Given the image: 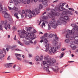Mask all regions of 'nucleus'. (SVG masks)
<instances>
[{"label": "nucleus", "instance_id": "nucleus-40", "mask_svg": "<svg viewBox=\"0 0 78 78\" xmlns=\"http://www.w3.org/2000/svg\"><path fill=\"white\" fill-rule=\"evenodd\" d=\"M44 41L45 43H47V42H48V40H47V39H46L45 38Z\"/></svg>", "mask_w": 78, "mask_h": 78}, {"label": "nucleus", "instance_id": "nucleus-48", "mask_svg": "<svg viewBox=\"0 0 78 78\" xmlns=\"http://www.w3.org/2000/svg\"><path fill=\"white\" fill-rule=\"evenodd\" d=\"M37 41L36 40H35L34 41V45H36V44H37Z\"/></svg>", "mask_w": 78, "mask_h": 78}, {"label": "nucleus", "instance_id": "nucleus-54", "mask_svg": "<svg viewBox=\"0 0 78 78\" xmlns=\"http://www.w3.org/2000/svg\"><path fill=\"white\" fill-rule=\"evenodd\" d=\"M8 8L9 9V10H12V9L11 8V7L9 6H8Z\"/></svg>", "mask_w": 78, "mask_h": 78}, {"label": "nucleus", "instance_id": "nucleus-39", "mask_svg": "<svg viewBox=\"0 0 78 78\" xmlns=\"http://www.w3.org/2000/svg\"><path fill=\"white\" fill-rule=\"evenodd\" d=\"M48 36V34L47 33H46L44 34V37H47Z\"/></svg>", "mask_w": 78, "mask_h": 78}, {"label": "nucleus", "instance_id": "nucleus-25", "mask_svg": "<svg viewBox=\"0 0 78 78\" xmlns=\"http://www.w3.org/2000/svg\"><path fill=\"white\" fill-rule=\"evenodd\" d=\"M67 14H70V15H73V12L72 11H69L67 12Z\"/></svg>", "mask_w": 78, "mask_h": 78}, {"label": "nucleus", "instance_id": "nucleus-56", "mask_svg": "<svg viewBox=\"0 0 78 78\" xmlns=\"http://www.w3.org/2000/svg\"><path fill=\"white\" fill-rule=\"evenodd\" d=\"M14 40H15V41H16L17 40V39H16V35H15V37L14 38Z\"/></svg>", "mask_w": 78, "mask_h": 78}, {"label": "nucleus", "instance_id": "nucleus-44", "mask_svg": "<svg viewBox=\"0 0 78 78\" xmlns=\"http://www.w3.org/2000/svg\"><path fill=\"white\" fill-rule=\"evenodd\" d=\"M2 13H3V14H7L8 13H7V12H6V11H2Z\"/></svg>", "mask_w": 78, "mask_h": 78}, {"label": "nucleus", "instance_id": "nucleus-42", "mask_svg": "<svg viewBox=\"0 0 78 78\" xmlns=\"http://www.w3.org/2000/svg\"><path fill=\"white\" fill-rule=\"evenodd\" d=\"M45 38L44 37V36H42L41 38V39H42V40H44Z\"/></svg>", "mask_w": 78, "mask_h": 78}, {"label": "nucleus", "instance_id": "nucleus-31", "mask_svg": "<svg viewBox=\"0 0 78 78\" xmlns=\"http://www.w3.org/2000/svg\"><path fill=\"white\" fill-rule=\"evenodd\" d=\"M12 10L14 11H18V9L16 7H14L13 8H12Z\"/></svg>", "mask_w": 78, "mask_h": 78}, {"label": "nucleus", "instance_id": "nucleus-30", "mask_svg": "<svg viewBox=\"0 0 78 78\" xmlns=\"http://www.w3.org/2000/svg\"><path fill=\"white\" fill-rule=\"evenodd\" d=\"M73 46H71V48H72L73 50H75L76 49V46H75L74 45H72Z\"/></svg>", "mask_w": 78, "mask_h": 78}, {"label": "nucleus", "instance_id": "nucleus-10", "mask_svg": "<svg viewBox=\"0 0 78 78\" xmlns=\"http://www.w3.org/2000/svg\"><path fill=\"white\" fill-rule=\"evenodd\" d=\"M43 59V55H41L40 58L38 56H37L35 57V60L37 61H42Z\"/></svg>", "mask_w": 78, "mask_h": 78}, {"label": "nucleus", "instance_id": "nucleus-8", "mask_svg": "<svg viewBox=\"0 0 78 78\" xmlns=\"http://www.w3.org/2000/svg\"><path fill=\"white\" fill-rule=\"evenodd\" d=\"M43 64L44 65V68H47V67H48V66H53V64H52L51 65L50 64V63H48V61H47V63H46V62L45 61H43Z\"/></svg>", "mask_w": 78, "mask_h": 78}, {"label": "nucleus", "instance_id": "nucleus-17", "mask_svg": "<svg viewBox=\"0 0 78 78\" xmlns=\"http://www.w3.org/2000/svg\"><path fill=\"white\" fill-rule=\"evenodd\" d=\"M36 16V15L35 14V12L32 11L31 12V15L30 14L28 15L29 18H31L32 17H35Z\"/></svg>", "mask_w": 78, "mask_h": 78}, {"label": "nucleus", "instance_id": "nucleus-29", "mask_svg": "<svg viewBox=\"0 0 78 78\" xmlns=\"http://www.w3.org/2000/svg\"><path fill=\"white\" fill-rule=\"evenodd\" d=\"M32 29V27H29L27 29V31L28 32H30V30Z\"/></svg>", "mask_w": 78, "mask_h": 78}, {"label": "nucleus", "instance_id": "nucleus-45", "mask_svg": "<svg viewBox=\"0 0 78 78\" xmlns=\"http://www.w3.org/2000/svg\"><path fill=\"white\" fill-rule=\"evenodd\" d=\"M0 30H2V31L3 30V28H2V25L0 24Z\"/></svg>", "mask_w": 78, "mask_h": 78}, {"label": "nucleus", "instance_id": "nucleus-64", "mask_svg": "<svg viewBox=\"0 0 78 78\" xmlns=\"http://www.w3.org/2000/svg\"><path fill=\"white\" fill-rule=\"evenodd\" d=\"M20 70V67H18L17 70Z\"/></svg>", "mask_w": 78, "mask_h": 78}, {"label": "nucleus", "instance_id": "nucleus-27", "mask_svg": "<svg viewBox=\"0 0 78 78\" xmlns=\"http://www.w3.org/2000/svg\"><path fill=\"white\" fill-rule=\"evenodd\" d=\"M21 2V0H17V2L15 3V5H17L18 3H20Z\"/></svg>", "mask_w": 78, "mask_h": 78}, {"label": "nucleus", "instance_id": "nucleus-36", "mask_svg": "<svg viewBox=\"0 0 78 78\" xmlns=\"http://www.w3.org/2000/svg\"><path fill=\"white\" fill-rule=\"evenodd\" d=\"M43 8V5L42 4H40L39 5V9H42Z\"/></svg>", "mask_w": 78, "mask_h": 78}, {"label": "nucleus", "instance_id": "nucleus-16", "mask_svg": "<svg viewBox=\"0 0 78 78\" xmlns=\"http://www.w3.org/2000/svg\"><path fill=\"white\" fill-rule=\"evenodd\" d=\"M10 64H13V63H8L4 65L5 67L6 68H10L12 66Z\"/></svg>", "mask_w": 78, "mask_h": 78}, {"label": "nucleus", "instance_id": "nucleus-63", "mask_svg": "<svg viewBox=\"0 0 78 78\" xmlns=\"http://www.w3.org/2000/svg\"><path fill=\"white\" fill-rule=\"evenodd\" d=\"M31 54H29V57L30 58H31Z\"/></svg>", "mask_w": 78, "mask_h": 78}, {"label": "nucleus", "instance_id": "nucleus-3", "mask_svg": "<svg viewBox=\"0 0 78 78\" xmlns=\"http://www.w3.org/2000/svg\"><path fill=\"white\" fill-rule=\"evenodd\" d=\"M45 47H46V49L45 50V51L47 52L48 51V50L49 53H51V52L55 53V51H57V50H58V48H59L58 46H57L55 48L53 47L52 48L50 46L49 44H46V45H45Z\"/></svg>", "mask_w": 78, "mask_h": 78}, {"label": "nucleus", "instance_id": "nucleus-32", "mask_svg": "<svg viewBox=\"0 0 78 78\" xmlns=\"http://www.w3.org/2000/svg\"><path fill=\"white\" fill-rule=\"evenodd\" d=\"M64 52H63L61 54V56H60V58L63 57V56H64Z\"/></svg>", "mask_w": 78, "mask_h": 78}, {"label": "nucleus", "instance_id": "nucleus-52", "mask_svg": "<svg viewBox=\"0 0 78 78\" xmlns=\"http://www.w3.org/2000/svg\"><path fill=\"white\" fill-rule=\"evenodd\" d=\"M3 52L2 51V50H0V54H3Z\"/></svg>", "mask_w": 78, "mask_h": 78}, {"label": "nucleus", "instance_id": "nucleus-9", "mask_svg": "<svg viewBox=\"0 0 78 78\" xmlns=\"http://www.w3.org/2000/svg\"><path fill=\"white\" fill-rule=\"evenodd\" d=\"M2 23H4L5 26V27H7L9 29H11V26L10 24L8 23V21H7V20H5L4 22L2 21Z\"/></svg>", "mask_w": 78, "mask_h": 78}, {"label": "nucleus", "instance_id": "nucleus-7", "mask_svg": "<svg viewBox=\"0 0 78 78\" xmlns=\"http://www.w3.org/2000/svg\"><path fill=\"white\" fill-rule=\"evenodd\" d=\"M59 9L60 11H63V12L62 13L63 15H67V11L66 9H64V7H59Z\"/></svg>", "mask_w": 78, "mask_h": 78}, {"label": "nucleus", "instance_id": "nucleus-1", "mask_svg": "<svg viewBox=\"0 0 78 78\" xmlns=\"http://www.w3.org/2000/svg\"><path fill=\"white\" fill-rule=\"evenodd\" d=\"M65 20H62L61 19H60L59 20H58L57 22L55 21H54L53 22L52 21H51L50 24H48V30H50L51 29V26L54 29H56V28L57 27V26H58V25H61V24H64L66 25V23H67V22L66 21H64Z\"/></svg>", "mask_w": 78, "mask_h": 78}, {"label": "nucleus", "instance_id": "nucleus-19", "mask_svg": "<svg viewBox=\"0 0 78 78\" xmlns=\"http://www.w3.org/2000/svg\"><path fill=\"white\" fill-rule=\"evenodd\" d=\"M48 16L49 17V18H52L54 17V15L53 13H48Z\"/></svg>", "mask_w": 78, "mask_h": 78}, {"label": "nucleus", "instance_id": "nucleus-12", "mask_svg": "<svg viewBox=\"0 0 78 78\" xmlns=\"http://www.w3.org/2000/svg\"><path fill=\"white\" fill-rule=\"evenodd\" d=\"M59 19L64 20H69V17L67 16H64V17L61 16L60 17Z\"/></svg>", "mask_w": 78, "mask_h": 78}, {"label": "nucleus", "instance_id": "nucleus-28", "mask_svg": "<svg viewBox=\"0 0 78 78\" xmlns=\"http://www.w3.org/2000/svg\"><path fill=\"white\" fill-rule=\"evenodd\" d=\"M17 42L18 43V44H19L20 45H21V46H23V44L21 43V42H20V41L18 40L17 41Z\"/></svg>", "mask_w": 78, "mask_h": 78}, {"label": "nucleus", "instance_id": "nucleus-11", "mask_svg": "<svg viewBox=\"0 0 78 78\" xmlns=\"http://www.w3.org/2000/svg\"><path fill=\"white\" fill-rule=\"evenodd\" d=\"M51 12H52L53 15L56 16H59V15H60V14L58 12H56V11L54 9H52L51 10Z\"/></svg>", "mask_w": 78, "mask_h": 78}, {"label": "nucleus", "instance_id": "nucleus-15", "mask_svg": "<svg viewBox=\"0 0 78 78\" xmlns=\"http://www.w3.org/2000/svg\"><path fill=\"white\" fill-rule=\"evenodd\" d=\"M55 68H51L54 71V72H55L56 73H58V72H59V68L58 67V66H55Z\"/></svg>", "mask_w": 78, "mask_h": 78}, {"label": "nucleus", "instance_id": "nucleus-24", "mask_svg": "<svg viewBox=\"0 0 78 78\" xmlns=\"http://www.w3.org/2000/svg\"><path fill=\"white\" fill-rule=\"evenodd\" d=\"M9 17V15L8 13L5 14L4 15L5 18H8Z\"/></svg>", "mask_w": 78, "mask_h": 78}, {"label": "nucleus", "instance_id": "nucleus-2", "mask_svg": "<svg viewBox=\"0 0 78 78\" xmlns=\"http://www.w3.org/2000/svg\"><path fill=\"white\" fill-rule=\"evenodd\" d=\"M74 28L71 31L68 30V31L69 33V35H73V37H71V39H74L76 41H78V36H76V35L78 34V26L76 25H75L74 26Z\"/></svg>", "mask_w": 78, "mask_h": 78}, {"label": "nucleus", "instance_id": "nucleus-46", "mask_svg": "<svg viewBox=\"0 0 78 78\" xmlns=\"http://www.w3.org/2000/svg\"><path fill=\"white\" fill-rule=\"evenodd\" d=\"M27 12H28V13H29V14H31V13L32 12H31V10H28L27 11Z\"/></svg>", "mask_w": 78, "mask_h": 78}, {"label": "nucleus", "instance_id": "nucleus-22", "mask_svg": "<svg viewBox=\"0 0 78 78\" xmlns=\"http://www.w3.org/2000/svg\"><path fill=\"white\" fill-rule=\"evenodd\" d=\"M24 42L25 44L26 45H30L29 42L27 41H24Z\"/></svg>", "mask_w": 78, "mask_h": 78}, {"label": "nucleus", "instance_id": "nucleus-20", "mask_svg": "<svg viewBox=\"0 0 78 78\" xmlns=\"http://www.w3.org/2000/svg\"><path fill=\"white\" fill-rule=\"evenodd\" d=\"M42 3L43 5H45V7H46L47 6H48V4H47V3H48V1H43L42 2Z\"/></svg>", "mask_w": 78, "mask_h": 78}, {"label": "nucleus", "instance_id": "nucleus-23", "mask_svg": "<svg viewBox=\"0 0 78 78\" xmlns=\"http://www.w3.org/2000/svg\"><path fill=\"white\" fill-rule=\"evenodd\" d=\"M3 10V6L2 5V4L0 3V12H1L2 10Z\"/></svg>", "mask_w": 78, "mask_h": 78}, {"label": "nucleus", "instance_id": "nucleus-43", "mask_svg": "<svg viewBox=\"0 0 78 78\" xmlns=\"http://www.w3.org/2000/svg\"><path fill=\"white\" fill-rule=\"evenodd\" d=\"M48 16H44L43 17V19H45V20H47V19H48Z\"/></svg>", "mask_w": 78, "mask_h": 78}, {"label": "nucleus", "instance_id": "nucleus-60", "mask_svg": "<svg viewBox=\"0 0 78 78\" xmlns=\"http://www.w3.org/2000/svg\"><path fill=\"white\" fill-rule=\"evenodd\" d=\"M25 62H26L27 63H29L28 61H27V60H24Z\"/></svg>", "mask_w": 78, "mask_h": 78}, {"label": "nucleus", "instance_id": "nucleus-14", "mask_svg": "<svg viewBox=\"0 0 78 78\" xmlns=\"http://www.w3.org/2000/svg\"><path fill=\"white\" fill-rule=\"evenodd\" d=\"M27 36H31L32 37H34V34L33 33H32L31 34L30 33H26V34Z\"/></svg>", "mask_w": 78, "mask_h": 78}, {"label": "nucleus", "instance_id": "nucleus-51", "mask_svg": "<svg viewBox=\"0 0 78 78\" xmlns=\"http://www.w3.org/2000/svg\"><path fill=\"white\" fill-rule=\"evenodd\" d=\"M15 50L16 51H21V50H20L18 48H16V49H15Z\"/></svg>", "mask_w": 78, "mask_h": 78}, {"label": "nucleus", "instance_id": "nucleus-13", "mask_svg": "<svg viewBox=\"0 0 78 78\" xmlns=\"http://www.w3.org/2000/svg\"><path fill=\"white\" fill-rule=\"evenodd\" d=\"M7 47L8 48L11 49L12 50H14L15 48H16L17 46L16 45H13L12 46H11L10 45H8Z\"/></svg>", "mask_w": 78, "mask_h": 78}, {"label": "nucleus", "instance_id": "nucleus-4", "mask_svg": "<svg viewBox=\"0 0 78 78\" xmlns=\"http://www.w3.org/2000/svg\"><path fill=\"white\" fill-rule=\"evenodd\" d=\"M49 55H47L44 57L45 59L48 61V62L51 65L52 64H55L56 63V60L54 58H52L51 59L50 58H48Z\"/></svg>", "mask_w": 78, "mask_h": 78}, {"label": "nucleus", "instance_id": "nucleus-62", "mask_svg": "<svg viewBox=\"0 0 78 78\" xmlns=\"http://www.w3.org/2000/svg\"><path fill=\"white\" fill-rule=\"evenodd\" d=\"M43 25L44 26V27H45V23L43 22L42 23Z\"/></svg>", "mask_w": 78, "mask_h": 78}, {"label": "nucleus", "instance_id": "nucleus-53", "mask_svg": "<svg viewBox=\"0 0 78 78\" xmlns=\"http://www.w3.org/2000/svg\"><path fill=\"white\" fill-rule=\"evenodd\" d=\"M30 3V0H28L27 1V4H29Z\"/></svg>", "mask_w": 78, "mask_h": 78}, {"label": "nucleus", "instance_id": "nucleus-26", "mask_svg": "<svg viewBox=\"0 0 78 78\" xmlns=\"http://www.w3.org/2000/svg\"><path fill=\"white\" fill-rule=\"evenodd\" d=\"M35 10L37 14H39V13H40V11H39V10L38 9H36Z\"/></svg>", "mask_w": 78, "mask_h": 78}, {"label": "nucleus", "instance_id": "nucleus-37", "mask_svg": "<svg viewBox=\"0 0 78 78\" xmlns=\"http://www.w3.org/2000/svg\"><path fill=\"white\" fill-rule=\"evenodd\" d=\"M15 56H19V57H20L21 56V55L20 54H15Z\"/></svg>", "mask_w": 78, "mask_h": 78}, {"label": "nucleus", "instance_id": "nucleus-57", "mask_svg": "<svg viewBox=\"0 0 78 78\" xmlns=\"http://www.w3.org/2000/svg\"><path fill=\"white\" fill-rule=\"evenodd\" d=\"M22 13L23 14H25V10H23L22 11Z\"/></svg>", "mask_w": 78, "mask_h": 78}, {"label": "nucleus", "instance_id": "nucleus-21", "mask_svg": "<svg viewBox=\"0 0 78 78\" xmlns=\"http://www.w3.org/2000/svg\"><path fill=\"white\" fill-rule=\"evenodd\" d=\"M32 37H31V36H27V37H26L25 38L26 39V40H30L31 39Z\"/></svg>", "mask_w": 78, "mask_h": 78}, {"label": "nucleus", "instance_id": "nucleus-35", "mask_svg": "<svg viewBox=\"0 0 78 78\" xmlns=\"http://www.w3.org/2000/svg\"><path fill=\"white\" fill-rule=\"evenodd\" d=\"M65 42H66V43H68L70 42V40L68 39H66L65 40Z\"/></svg>", "mask_w": 78, "mask_h": 78}, {"label": "nucleus", "instance_id": "nucleus-61", "mask_svg": "<svg viewBox=\"0 0 78 78\" xmlns=\"http://www.w3.org/2000/svg\"><path fill=\"white\" fill-rule=\"evenodd\" d=\"M16 67V65L15 64L13 66V69H15Z\"/></svg>", "mask_w": 78, "mask_h": 78}, {"label": "nucleus", "instance_id": "nucleus-49", "mask_svg": "<svg viewBox=\"0 0 78 78\" xmlns=\"http://www.w3.org/2000/svg\"><path fill=\"white\" fill-rule=\"evenodd\" d=\"M66 49V48H62L61 50L62 51H64V50H65Z\"/></svg>", "mask_w": 78, "mask_h": 78}, {"label": "nucleus", "instance_id": "nucleus-47", "mask_svg": "<svg viewBox=\"0 0 78 78\" xmlns=\"http://www.w3.org/2000/svg\"><path fill=\"white\" fill-rule=\"evenodd\" d=\"M16 58L18 60H19V61H22V59H21L20 58H19L17 56H16Z\"/></svg>", "mask_w": 78, "mask_h": 78}, {"label": "nucleus", "instance_id": "nucleus-33", "mask_svg": "<svg viewBox=\"0 0 78 78\" xmlns=\"http://www.w3.org/2000/svg\"><path fill=\"white\" fill-rule=\"evenodd\" d=\"M49 66H48V67L46 68V70L47 71V72H49L50 73V70H49V69H48V68H49Z\"/></svg>", "mask_w": 78, "mask_h": 78}, {"label": "nucleus", "instance_id": "nucleus-5", "mask_svg": "<svg viewBox=\"0 0 78 78\" xmlns=\"http://www.w3.org/2000/svg\"><path fill=\"white\" fill-rule=\"evenodd\" d=\"M18 32H20V34L19 36L21 38H24L25 36V34H26V31L25 30H18Z\"/></svg>", "mask_w": 78, "mask_h": 78}, {"label": "nucleus", "instance_id": "nucleus-34", "mask_svg": "<svg viewBox=\"0 0 78 78\" xmlns=\"http://www.w3.org/2000/svg\"><path fill=\"white\" fill-rule=\"evenodd\" d=\"M17 15H18V13H16L14 14V16L15 17H16L17 19H19V17L18 16H17Z\"/></svg>", "mask_w": 78, "mask_h": 78}, {"label": "nucleus", "instance_id": "nucleus-55", "mask_svg": "<svg viewBox=\"0 0 78 78\" xmlns=\"http://www.w3.org/2000/svg\"><path fill=\"white\" fill-rule=\"evenodd\" d=\"M33 32L34 33H36L37 31H36V30L34 29V30H33Z\"/></svg>", "mask_w": 78, "mask_h": 78}, {"label": "nucleus", "instance_id": "nucleus-18", "mask_svg": "<svg viewBox=\"0 0 78 78\" xmlns=\"http://www.w3.org/2000/svg\"><path fill=\"white\" fill-rule=\"evenodd\" d=\"M72 36V35H70V36L69 34H67L66 35V38H67L68 39L69 38V39H70V40H72L71 37H72L73 36Z\"/></svg>", "mask_w": 78, "mask_h": 78}, {"label": "nucleus", "instance_id": "nucleus-38", "mask_svg": "<svg viewBox=\"0 0 78 78\" xmlns=\"http://www.w3.org/2000/svg\"><path fill=\"white\" fill-rule=\"evenodd\" d=\"M54 36V35L53 34H51L49 35V37H53Z\"/></svg>", "mask_w": 78, "mask_h": 78}, {"label": "nucleus", "instance_id": "nucleus-59", "mask_svg": "<svg viewBox=\"0 0 78 78\" xmlns=\"http://www.w3.org/2000/svg\"><path fill=\"white\" fill-rule=\"evenodd\" d=\"M4 57H5V55H2V56H1V58H4Z\"/></svg>", "mask_w": 78, "mask_h": 78}, {"label": "nucleus", "instance_id": "nucleus-50", "mask_svg": "<svg viewBox=\"0 0 78 78\" xmlns=\"http://www.w3.org/2000/svg\"><path fill=\"white\" fill-rule=\"evenodd\" d=\"M2 50V51H3H3H4L5 52H6V50L5 48L3 49V51H2V50Z\"/></svg>", "mask_w": 78, "mask_h": 78}, {"label": "nucleus", "instance_id": "nucleus-6", "mask_svg": "<svg viewBox=\"0 0 78 78\" xmlns=\"http://www.w3.org/2000/svg\"><path fill=\"white\" fill-rule=\"evenodd\" d=\"M54 36L55 39H54L53 43L54 45H56V44H58V39H59V38L58 37V36L56 34H55L54 35Z\"/></svg>", "mask_w": 78, "mask_h": 78}, {"label": "nucleus", "instance_id": "nucleus-41", "mask_svg": "<svg viewBox=\"0 0 78 78\" xmlns=\"http://www.w3.org/2000/svg\"><path fill=\"white\" fill-rule=\"evenodd\" d=\"M68 9H69V10H70V11H75L74 9L73 8H69Z\"/></svg>", "mask_w": 78, "mask_h": 78}, {"label": "nucleus", "instance_id": "nucleus-58", "mask_svg": "<svg viewBox=\"0 0 78 78\" xmlns=\"http://www.w3.org/2000/svg\"><path fill=\"white\" fill-rule=\"evenodd\" d=\"M13 2H15V4H16V3H17V1L16 0H13Z\"/></svg>", "mask_w": 78, "mask_h": 78}]
</instances>
